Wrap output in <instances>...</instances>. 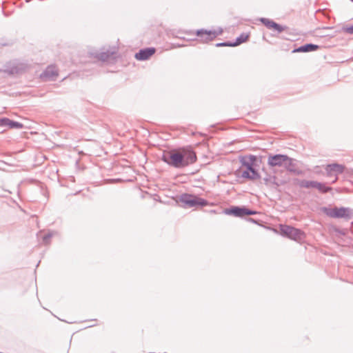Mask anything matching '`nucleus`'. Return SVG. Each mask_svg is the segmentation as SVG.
Here are the masks:
<instances>
[{"instance_id": "f257e3e1", "label": "nucleus", "mask_w": 353, "mask_h": 353, "mask_svg": "<svg viewBox=\"0 0 353 353\" xmlns=\"http://www.w3.org/2000/svg\"><path fill=\"white\" fill-rule=\"evenodd\" d=\"M179 201L186 207L192 208L196 206H207L208 201L204 199L190 194H183L180 196Z\"/></svg>"}, {"instance_id": "f03ea898", "label": "nucleus", "mask_w": 353, "mask_h": 353, "mask_svg": "<svg viewBox=\"0 0 353 353\" xmlns=\"http://www.w3.org/2000/svg\"><path fill=\"white\" fill-rule=\"evenodd\" d=\"M322 211L327 216L332 218H347L350 219L352 216V210L348 208H328L324 207L322 208Z\"/></svg>"}, {"instance_id": "7ed1b4c3", "label": "nucleus", "mask_w": 353, "mask_h": 353, "mask_svg": "<svg viewBox=\"0 0 353 353\" xmlns=\"http://www.w3.org/2000/svg\"><path fill=\"white\" fill-rule=\"evenodd\" d=\"M163 161L170 165L176 168H181L183 167V154L178 152H170L164 154L162 158Z\"/></svg>"}, {"instance_id": "20e7f679", "label": "nucleus", "mask_w": 353, "mask_h": 353, "mask_svg": "<svg viewBox=\"0 0 353 353\" xmlns=\"http://www.w3.org/2000/svg\"><path fill=\"white\" fill-rule=\"evenodd\" d=\"M224 213L236 217H243L245 216L254 215L259 212L256 210L248 209L245 206H232L231 208H225L224 210Z\"/></svg>"}, {"instance_id": "39448f33", "label": "nucleus", "mask_w": 353, "mask_h": 353, "mask_svg": "<svg viewBox=\"0 0 353 353\" xmlns=\"http://www.w3.org/2000/svg\"><path fill=\"white\" fill-rule=\"evenodd\" d=\"M281 234L290 239L298 241L303 238L304 233L299 229L287 225H280Z\"/></svg>"}, {"instance_id": "423d86ee", "label": "nucleus", "mask_w": 353, "mask_h": 353, "mask_svg": "<svg viewBox=\"0 0 353 353\" xmlns=\"http://www.w3.org/2000/svg\"><path fill=\"white\" fill-rule=\"evenodd\" d=\"M223 30L221 28L212 30H207L204 29L198 30L196 32L198 39L203 43H208L214 40L217 36L221 34Z\"/></svg>"}, {"instance_id": "0eeeda50", "label": "nucleus", "mask_w": 353, "mask_h": 353, "mask_svg": "<svg viewBox=\"0 0 353 353\" xmlns=\"http://www.w3.org/2000/svg\"><path fill=\"white\" fill-rule=\"evenodd\" d=\"M288 159V156L286 154H269L268 157V165L270 167L282 166L286 160Z\"/></svg>"}, {"instance_id": "6e6552de", "label": "nucleus", "mask_w": 353, "mask_h": 353, "mask_svg": "<svg viewBox=\"0 0 353 353\" xmlns=\"http://www.w3.org/2000/svg\"><path fill=\"white\" fill-rule=\"evenodd\" d=\"M326 174L327 176H331L333 174L335 176L342 174L345 170V166L342 164L339 163H331L327 164L325 168Z\"/></svg>"}, {"instance_id": "1a4fd4ad", "label": "nucleus", "mask_w": 353, "mask_h": 353, "mask_svg": "<svg viewBox=\"0 0 353 353\" xmlns=\"http://www.w3.org/2000/svg\"><path fill=\"white\" fill-rule=\"evenodd\" d=\"M284 168L290 173L295 175H302L303 171L296 167V160L288 157V159L284 163Z\"/></svg>"}, {"instance_id": "9d476101", "label": "nucleus", "mask_w": 353, "mask_h": 353, "mask_svg": "<svg viewBox=\"0 0 353 353\" xmlns=\"http://www.w3.org/2000/svg\"><path fill=\"white\" fill-rule=\"evenodd\" d=\"M260 21L268 29H274L278 33H281L288 28L286 26H283L272 20L267 18H261Z\"/></svg>"}, {"instance_id": "9b49d317", "label": "nucleus", "mask_w": 353, "mask_h": 353, "mask_svg": "<svg viewBox=\"0 0 353 353\" xmlns=\"http://www.w3.org/2000/svg\"><path fill=\"white\" fill-rule=\"evenodd\" d=\"M183 167H186L190 164L194 163L196 161V153L192 150H183Z\"/></svg>"}, {"instance_id": "f8f14e48", "label": "nucleus", "mask_w": 353, "mask_h": 353, "mask_svg": "<svg viewBox=\"0 0 353 353\" xmlns=\"http://www.w3.org/2000/svg\"><path fill=\"white\" fill-rule=\"evenodd\" d=\"M156 52V49L154 48H146L144 49L140 50L138 52L135 54V58L139 61H145L148 59L152 55H153Z\"/></svg>"}, {"instance_id": "ddd939ff", "label": "nucleus", "mask_w": 353, "mask_h": 353, "mask_svg": "<svg viewBox=\"0 0 353 353\" xmlns=\"http://www.w3.org/2000/svg\"><path fill=\"white\" fill-rule=\"evenodd\" d=\"M58 76V70L55 65H48L41 74V78L43 79L52 80Z\"/></svg>"}, {"instance_id": "4468645a", "label": "nucleus", "mask_w": 353, "mask_h": 353, "mask_svg": "<svg viewBox=\"0 0 353 353\" xmlns=\"http://www.w3.org/2000/svg\"><path fill=\"white\" fill-rule=\"evenodd\" d=\"M256 161V157L254 155H249L245 157H241L240 158V163L241 165L246 168L245 170H251L254 168V164Z\"/></svg>"}, {"instance_id": "2eb2a0df", "label": "nucleus", "mask_w": 353, "mask_h": 353, "mask_svg": "<svg viewBox=\"0 0 353 353\" xmlns=\"http://www.w3.org/2000/svg\"><path fill=\"white\" fill-rule=\"evenodd\" d=\"M21 70L22 67L19 64L15 62H9L4 66L3 71L8 74H15L19 73Z\"/></svg>"}, {"instance_id": "dca6fc26", "label": "nucleus", "mask_w": 353, "mask_h": 353, "mask_svg": "<svg viewBox=\"0 0 353 353\" xmlns=\"http://www.w3.org/2000/svg\"><path fill=\"white\" fill-rule=\"evenodd\" d=\"M241 176L244 179H250V180H256L261 179V175L258 172V171L254 168L251 169V170H243Z\"/></svg>"}, {"instance_id": "f3484780", "label": "nucleus", "mask_w": 353, "mask_h": 353, "mask_svg": "<svg viewBox=\"0 0 353 353\" xmlns=\"http://www.w3.org/2000/svg\"><path fill=\"white\" fill-rule=\"evenodd\" d=\"M319 48V46L313 44V43H306L305 45L301 46L300 47L295 48L292 52H312L318 50Z\"/></svg>"}, {"instance_id": "a211bd4d", "label": "nucleus", "mask_w": 353, "mask_h": 353, "mask_svg": "<svg viewBox=\"0 0 353 353\" xmlns=\"http://www.w3.org/2000/svg\"><path fill=\"white\" fill-rule=\"evenodd\" d=\"M115 53V50H108L105 52H101L99 53H97V54H95V57H97L98 59L102 61H105L108 60L111 55H113Z\"/></svg>"}, {"instance_id": "6ab92c4d", "label": "nucleus", "mask_w": 353, "mask_h": 353, "mask_svg": "<svg viewBox=\"0 0 353 353\" xmlns=\"http://www.w3.org/2000/svg\"><path fill=\"white\" fill-rule=\"evenodd\" d=\"M248 37H249V35L248 34H245V33L241 34L240 36L236 37V39H235V41L232 42V47L237 46L243 43V42L247 41Z\"/></svg>"}, {"instance_id": "aec40b11", "label": "nucleus", "mask_w": 353, "mask_h": 353, "mask_svg": "<svg viewBox=\"0 0 353 353\" xmlns=\"http://www.w3.org/2000/svg\"><path fill=\"white\" fill-rule=\"evenodd\" d=\"M317 190L320 192H321L323 194H325V193L330 192L332 190V188H331L330 186H327L325 185V183L319 182L318 186H317Z\"/></svg>"}, {"instance_id": "412c9836", "label": "nucleus", "mask_w": 353, "mask_h": 353, "mask_svg": "<svg viewBox=\"0 0 353 353\" xmlns=\"http://www.w3.org/2000/svg\"><path fill=\"white\" fill-rule=\"evenodd\" d=\"M23 127V125L21 123L18 121H14L9 119L8 121V127L9 129H21Z\"/></svg>"}, {"instance_id": "4be33fe9", "label": "nucleus", "mask_w": 353, "mask_h": 353, "mask_svg": "<svg viewBox=\"0 0 353 353\" xmlns=\"http://www.w3.org/2000/svg\"><path fill=\"white\" fill-rule=\"evenodd\" d=\"M298 185L300 188H310V181L301 180L299 181Z\"/></svg>"}, {"instance_id": "5701e85b", "label": "nucleus", "mask_w": 353, "mask_h": 353, "mask_svg": "<svg viewBox=\"0 0 353 353\" xmlns=\"http://www.w3.org/2000/svg\"><path fill=\"white\" fill-rule=\"evenodd\" d=\"M8 121H9L8 118H6V117L0 118V127L8 128Z\"/></svg>"}, {"instance_id": "b1692460", "label": "nucleus", "mask_w": 353, "mask_h": 353, "mask_svg": "<svg viewBox=\"0 0 353 353\" xmlns=\"http://www.w3.org/2000/svg\"><path fill=\"white\" fill-rule=\"evenodd\" d=\"M216 47H232V42L225 41L221 43H217L215 45Z\"/></svg>"}, {"instance_id": "393cba45", "label": "nucleus", "mask_w": 353, "mask_h": 353, "mask_svg": "<svg viewBox=\"0 0 353 353\" xmlns=\"http://www.w3.org/2000/svg\"><path fill=\"white\" fill-rule=\"evenodd\" d=\"M343 31L345 33L353 34V25L343 27Z\"/></svg>"}, {"instance_id": "a878e982", "label": "nucleus", "mask_w": 353, "mask_h": 353, "mask_svg": "<svg viewBox=\"0 0 353 353\" xmlns=\"http://www.w3.org/2000/svg\"><path fill=\"white\" fill-rule=\"evenodd\" d=\"M276 179V178L275 176H267V177L264 178L263 181L266 185H268L269 183H270L271 181H274Z\"/></svg>"}, {"instance_id": "bb28decb", "label": "nucleus", "mask_w": 353, "mask_h": 353, "mask_svg": "<svg viewBox=\"0 0 353 353\" xmlns=\"http://www.w3.org/2000/svg\"><path fill=\"white\" fill-rule=\"evenodd\" d=\"M51 237H52V234L50 233H48V234L44 235V236L43 237V241L46 244H48L49 243V241Z\"/></svg>"}, {"instance_id": "cd10ccee", "label": "nucleus", "mask_w": 353, "mask_h": 353, "mask_svg": "<svg viewBox=\"0 0 353 353\" xmlns=\"http://www.w3.org/2000/svg\"><path fill=\"white\" fill-rule=\"evenodd\" d=\"M318 183H319L318 181H310V188H316L317 189Z\"/></svg>"}, {"instance_id": "c85d7f7f", "label": "nucleus", "mask_w": 353, "mask_h": 353, "mask_svg": "<svg viewBox=\"0 0 353 353\" xmlns=\"http://www.w3.org/2000/svg\"><path fill=\"white\" fill-rule=\"evenodd\" d=\"M249 222H252V223H257L258 221L255 219H254L253 218H248L247 219Z\"/></svg>"}, {"instance_id": "c756f323", "label": "nucleus", "mask_w": 353, "mask_h": 353, "mask_svg": "<svg viewBox=\"0 0 353 353\" xmlns=\"http://www.w3.org/2000/svg\"><path fill=\"white\" fill-rule=\"evenodd\" d=\"M270 183H272L274 185H276V186H279V183L276 182V180L274 181H271Z\"/></svg>"}, {"instance_id": "7c9ffc66", "label": "nucleus", "mask_w": 353, "mask_h": 353, "mask_svg": "<svg viewBox=\"0 0 353 353\" xmlns=\"http://www.w3.org/2000/svg\"><path fill=\"white\" fill-rule=\"evenodd\" d=\"M337 180H338V176H336L335 179H333V181H332V183L333 184V183H336L337 181Z\"/></svg>"}, {"instance_id": "2f4dec72", "label": "nucleus", "mask_w": 353, "mask_h": 353, "mask_svg": "<svg viewBox=\"0 0 353 353\" xmlns=\"http://www.w3.org/2000/svg\"><path fill=\"white\" fill-rule=\"evenodd\" d=\"M237 172H238V171H236V172L235 175H236V176H239V175L237 174Z\"/></svg>"}, {"instance_id": "473e14b6", "label": "nucleus", "mask_w": 353, "mask_h": 353, "mask_svg": "<svg viewBox=\"0 0 353 353\" xmlns=\"http://www.w3.org/2000/svg\"><path fill=\"white\" fill-rule=\"evenodd\" d=\"M352 1H353V0H351Z\"/></svg>"}]
</instances>
